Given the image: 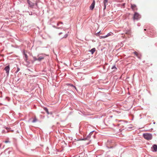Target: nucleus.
Returning a JSON list of instances; mask_svg holds the SVG:
<instances>
[{"mask_svg":"<svg viewBox=\"0 0 157 157\" xmlns=\"http://www.w3.org/2000/svg\"><path fill=\"white\" fill-rule=\"evenodd\" d=\"M143 136L145 139L148 140H151L152 138V135L149 133H144L143 134Z\"/></svg>","mask_w":157,"mask_h":157,"instance_id":"f257e3e1","label":"nucleus"},{"mask_svg":"<svg viewBox=\"0 0 157 157\" xmlns=\"http://www.w3.org/2000/svg\"><path fill=\"white\" fill-rule=\"evenodd\" d=\"M59 37L60 38L62 39L63 38H66L67 36V34L66 33L64 30H63V31L59 33Z\"/></svg>","mask_w":157,"mask_h":157,"instance_id":"f03ea898","label":"nucleus"},{"mask_svg":"<svg viewBox=\"0 0 157 157\" xmlns=\"http://www.w3.org/2000/svg\"><path fill=\"white\" fill-rule=\"evenodd\" d=\"M94 131H95L94 130V131H93L91 132L89 134V135H88L86 136V137L84 138L83 139H81L80 140H90V138L91 135H92V134L93 132H94Z\"/></svg>","mask_w":157,"mask_h":157,"instance_id":"7ed1b4c3","label":"nucleus"},{"mask_svg":"<svg viewBox=\"0 0 157 157\" xmlns=\"http://www.w3.org/2000/svg\"><path fill=\"white\" fill-rule=\"evenodd\" d=\"M140 18V15L137 13L135 12L134 15L133 19L138 20Z\"/></svg>","mask_w":157,"mask_h":157,"instance_id":"20e7f679","label":"nucleus"},{"mask_svg":"<svg viewBox=\"0 0 157 157\" xmlns=\"http://www.w3.org/2000/svg\"><path fill=\"white\" fill-rule=\"evenodd\" d=\"M151 151L154 152H156L157 151V145L154 144L152 145L151 147Z\"/></svg>","mask_w":157,"mask_h":157,"instance_id":"39448f33","label":"nucleus"},{"mask_svg":"<svg viewBox=\"0 0 157 157\" xmlns=\"http://www.w3.org/2000/svg\"><path fill=\"white\" fill-rule=\"evenodd\" d=\"M10 70V67L9 65L6 66L4 68V70L6 71L7 75H9Z\"/></svg>","mask_w":157,"mask_h":157,"instance_id":"423d86ee","label":"nucleus"},{"mask_svg":"<svg viewBox=\"0 0 157 157\" xmlns=\"http://www.w3.org/2000/svg\"><path fill=\"white\" fill-rule=\"evenodd\" d=\"M131 8L133 11H135L137 10L136 6L135 4H131Z\"/></svg>","mask_w":157,"mask_h":157,"instance_id":"0eeeda50","label":"nucleus"},{"mask_svg":"<svg viewBox=\"0 0 157 157\" xmlns=\"http://www.w3.org/2000/svg\"><path fill=\"white\" fill-rule=\"evenodd\" d=\"M95 4V1H94L90 6V10H93L94 9V7Z\"/></svg>","mask_w":157,"mask_h":157,"instance_id":"6e6552de","label":"nucleus"},{"mask_svg":"<svg viewBox=\"0 0 157 157\" xmlns=\"http://www.w3.org/2000/svg\"><path fill=\"white\" fill-rule=\"evenodd\" d=\"M108 0H104L103 1V2L104 5V10H105L106 9V6L107 5Z\"/></svg>","mask_w":157,"mask_h":157,"instance_id":"1a4fd4ad","label":"nucleus"},{"mask_svg":"<svg viewBox=\"0 0 157 157\" xmlns=\"http://www.w3.org/2000/svg\"><path fill=\"white\" fill-rule=\"evenodd\" d=\"M28 3L31 7H33L34 6V3L29 0H28Z\"/></svg>","mask_w":157,"mask_h":157,"instance_id":"9d476101","label":"nucleus"},{"mask_svg":"<svg viewBox=\"0 0 157 157\" xmlns=\"http://www.w3.org/2000/svg\"><path fill=\"white\" fill-rule=\"evenodd\" d=\"M96 50L95 48H93L90 51V52H91L92 54H93L94 52H95Z\"/></svg>","mask_w":157,"mask_h":157,"instance_id":"9b49d317","label":"nucleus"},{"mask_svg":"<svg viewBox=\"0 0 157 157\" xmlns=\"http://www.w3.org/2000/svg\"><path fill=\"white\" fill-rule=\"evenodd\" d=\"M37 121V120L36 117H34L33 118V120L32 121V122L33 123H35Z\"/></svg>","mask_w":157,"mask_h":157,"instance_id":"f8f14e48","label":"nucleus"},{"mask_svg":"<svg viewBox=\"0 0 157 157\" xmlns=\"http://www.w3.org/2000/svg\"><path fill=\"white\" fill-rule=\"evenodd\" d=\"M44 58L43 57H40L38 58L37 59H36V60H38L39 61H41V60L43 59Z\"/></svg>","mask_w":157,"mask_h":157,"instance_id":"ddd939ff","label":"nucleus"},{"mask_svg":"<svg viewBox=\"0 0 157 157\" xmlns=\"http://www.w3.org/2000/svg\"><path fill=\"white\" fill-rule=\"evenodd\" d=\"M67 85H70V86H71L73 87H74L75 88V89L76 90V87L75 86H74L73 84H69V83H68V84H67Z\"/></svg>","mask_w":157,"mask_h":157,"instance_id":"4468645a","label":"nucleus"},{"mask_svg":"<svg viewBox=\"0 0 157 157\" xmlns=\"http://www.w3.org/2000/svg\"><path fill=\"white\" fill-rule=\"evenodd\" d=\"M44 109L46 111V112L48 114H49V113L48 112V109H47V108H46L45 107H44Z\"/></svg>","mask_w":157,"mask_h":157,"instance_id":"2eb2a0df","label":"nucleus"},{"mask_svg":"<svg viewBox=\"0 0 157 157\" xmlns=\"http://www.w3.org/2000/svg\"><path fill=\"white\" fill-rule=\"evenodd\" d=\"M107 37H106V36H100V39H102V38H105Z\"/></svg>","mask_w":157,"mask_h":157,"instance_id":"dca6fc26","label":"nucleus"},{"mask_svg":"<svg viewBox=\"0 0 157 157\" xmlns=\"http://www.w3.org/2000/svg\"><path fill=\"white\" fill-rule=\"evenodd\" d=\"M133 53L134 54L136 55L137 56H138V53L137 52H133Z\"/></svg>","mask_w":157,"mask_h":157,"instance_id":"f3484780","label":"nucleus"},{"mask_svg":"<svg viewBox=\"0 0 157 157\" xmlns=\"http://www.w3.org/2000/svg\"><path fill=\"white\" fill-rule=\"evenodd\" d=\"M110 36H111V34L110 33H109L106 35V37H107Z\"/></svg>","mask_w":157,"mask_h":157,"instance_id":"a211bd4d","label":"nucleus"},{"mask_svg":"<svg viewBox=\"0 0 157 157\" xmlns=\"http://www.w3.org/2000/svg\"><path fill=\"white\" fill-rule=\"evenodd\" d=\"M6 129V130L7 131V132H8V131L9 130H10L11 128H5Z\"/></svg>","mask_w":157,"mask_h":157,"instance_id":"6ab92c4d","label":"nucleus"},{"mask_svg":"<svg viewBox=\"0 0 157 157\" xmlns=\"http://www.w3.org/2000/svg\"><path fill=\"white\" fill-rule=\"evenodd\" d=\"M5 142L6 143H10V141H9V140H6L5 141Z\"/></svg>","mask_w":157,"mask_h":157,"instance_id":"aec40b11","label":"nucleus"},{"mask_svg":"<svg viewBox=\"0 0 157 157\" xmlns=\"http://www.w3.org/2000/svg\"><path fill=\"white\" fill-rule=\"evenodd\" d=\"M24 60L25 61L27 62L28 58H24Z\"/></svg>","mask_w":157,"mask_h":157,"instance_id":"412c9836","label":"nucleus"},{"mask_svg":"<svg viewBox=\"0 0 157 157\" xmlns=\"http://www.w3.org/2000/svg\"><path fill=\"white\" fill-rule=\"evenodd\" d=\"M24 54L25 55L24 58H28V56L26 54L24 53Z\"/></svg>","mask_w":157,"mask_h":157,"instance_id":"4be33fe9","label":"nucleus"},{"mask_svg":"<svg viewBox=\"0 0 157 157\" xmlns=\"http://www.w3.org/2000/svg\"><path fill=\"white\" fill-rule=\"evenodd\" d=\"M63 24V23L62 22H58V23H57V25L58 26V25H59V24Z\"/></svg>","mask_w":157,"mask_h":157,"instance_id":"5701e85b","label":"nucleus"},{"mask_svg":"<svg viewBox=\"0 0 157 157\" xmlns=\"http://www.w3.org/2000/svg\"><path fill=\"white\" fill-rule=\"evenodd\" d=\"M130 33V32L129 31H128L126 33V34H129Z\"/></svg>","mask_w":157,"mask_h":157,"instance_id":"b1692460","label":"nucleus"},{"mask_svg":"<svg viewBox=\"0 0 157 157\" xmlns=\"http://www.w3.org/2000/svg\"><path fill=\"white\" fill-rule=\"evenodd\" d=\"M112 69H116V67L115 66H113L112 68Z\"/></svg>","mask_w":157,"mask_h":157,"instance_id":"393cba45","label":"nucleus"},{"mask_svg":"<svg viewBox=\"0 0 157 157\" xmlns=\"http://www.w3.org/2000/svg\"><path fill=\"white\" fill-rule=\"evenodd\" d=\"M105 157H110V156L109 155H107Z\"/></svg>","mask_w":157,"mask_h":157,"instance_id":"a878e982","label":"nucleus"},{"mask_svg":"<svg viewBox=\"0 0 157 157\" xmlns=\"http://www.w3.org/2000/svg\"><path fill=\"white\" fill-rule=\"evenodd\" d=\"M19 68H18V70H17V72L18 71H19Z\"/></svg>","mask_w":157,"mask_h":157,"instance_id":"bb28decb","label":"nucleus"},{"mask_svg":"<svg viewBox=\"0 0 157 157\" xmlns=\"http://www.w3.org/2000/svg\"><path fill=\"white\" fill-rule=\"evenodd\" d=\"M17 133H19V132H18V130H17Z\"/></svg>","mask_w":157,"mask_h":157,"instance_id":"cd10ccee","label":"nucleus"},{"mask_svg":"<svg viewBox=\"0 0 157 157\" xmlns=\"http://www.w3.org/2000/svg\"><path fill=\"white\" fill-rule=\"evenodd\" d=\"M2 132H4V130H2Z\"/></svg>","mask_w":157,"mask_h":157,"instance_id":"c85d7f7f","label":"nucleus"},{"mask_svg":"<svg viewBox=\"0 0 157 157\" xmlns=\"http://www.w3.org/2000/svg\"><path fill=\"white\" fill-rule=\"evenodd\" d=\"M120 131H121L122 130H121V129H119V130Z\"/></svg>","mask_w":157,"mask_h":157,"instance_id":"c756f323","label":"nucleus"},{"mask_svg":"<svg viewBox=\"0 0 157 157\" xmlns=\"http://www.w3.org/2000/svg\"><path fill=\"white\" fill-rule=\"evenodd\" d=\"M94 135H95V134H94V135H93V137H94Z\"/></svg>","mask_w":157,"mask_h":157,"instance_id":"7c9ffc66","label":"nucleus"},{"mask_svg":"<svg viewBox=\"0 0 157 157\" xmlns=\"http://www.w3.org/2000/svg\"><path fill=\"white\" fill-rule=\"evenodd\" d=\"M35 4H36V6H37V3H35Z\"/></svg>","mask_w":157,"mask_h":157,"instance_id":"2f4dec72","label":"nucleus"},{"mask_svg":"<svg viewBox=\"0 0 157 157\" xmlns=\"http://www.w3.org/2000/svg\"><path fill=\"white\" fill-rule=\"evenodd\" d=\"M146 29H144V31H146Z\"/></svg>","mask_w":157,"mask_h":157,"instance_id":"473e14b6","label":"nucleus"},{"mask_svg":"<svg viewBox=\"0 0 157 157\" xmlns=\"http://www.w3.org/2000/svg\"><path fill=\"white\" fill-rule=\"evenodd\" d=\"M36 59H36V58H35V60H36Z\"/></svg>","mask_w":157,"mask_h":157,"instance_id":"72a5a7b5","label":"nucleus"},{"mask_svg":"<svg viewBox=\"0 0 157 157\" xmlns=\"http://www.w3.org/2000/svg\"><path fill=\"white\" fill-rule=\"evenodd\" d=\"M96 157H98V156H96Z\"/></svg>","mask_w":157,"mask_h":157,"instance_id":"f704fd0d","label":"nucleus"}]
</instances>
